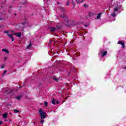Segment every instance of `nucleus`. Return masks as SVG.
I'll return each instance as SVG.
<instances>
[{
    "label": "nucleus",
    "instance_id": "obj_1",
    "mask_svg": "<svg viewBox=\"0 0 126 126\" xmlns=\"http://www.w3.org/2000/svg\"><path fill=\"white\" fill-rule=\"evenodd\" d=\"M121 8H122V5H119L117 4L116 6L114 7V12H113L111 14L112 16H113V17H115V16H116V13L115 12H117V11H118L119 9H121Z\"/></svg>",
    "mask_w": 126,
    "mask_h": 126
},
{
    "label": "nucleus",
    "instance_id": "obj_2",
    "mask_svg": "<svg viewBox=\"0 0 126 126\" xmlns=\"http://www.w3.org/2000/svg\"><path fill=\"white\" fill-rule=\"evenodd\" d=\"M39 115L41 117V120H43V119H46V116H47V113H46L45 112L43 111V110L42 109H39Z\"/></svg>",
    "mask_w": 126,
    "mask_h": 126
},
{
    "label": "nucleus",
    "instance_id": "obj_3",
    "mask_svg": "<svg viewBox=\"0 0 126 126\" xmlns=\"http://www.w3.org/2000/svg\"><path fill=\"white\" fill-rule=\"evenodd\" d=\"M64 25L65 26H68V20H67V17H65V19H64Z\"/></svg>",
    "mask_w": 126,
    "mask_h": 126
},
{
    "label": "nucleus",
    "instance_id": "obj_4",
    "mask_svg": "<svg viewBox=\"0 0 126 126\" xmlns=\"http://www.w3.org/2000/svg\"><path fill=\"white\" fill-rule=\"evenodd\" d=\"M13 35H14L13 33L12 34L7 33L8 37L10 38L11 39L12 42H13V41H14V38L13 37V36H12Z\"/></svg>",
    "mask_w": 126,
    "mask_h": 126
},
{
    "label": "nucleus",
    "instance_id": "obj_5",
    "mask_svg": "<svg viewBox=\"0 0 126 126\" xmlns=\"http://www.w3.org/2000/svg\"><path fill=\"white\" fill-rule=\"evenodd\" d=\"M100 53L102 54V57H105L107 55V51H104V50H101Z\"/></svg>",
    "mask_w": 126,
    "mask_h": 126
},
{
    "label": "nucleus",
    "instance_id": "obj_6",
    "mask_svg": "<svg viewBox=\"0 0 126 126\" xmlns=\"http://www.w3.org/2000/svg\"><path fill=\"white\" fill-rule=\"evenodd\" d=\"M118 44H119V45H122V47H123V49L125 47V43H124V42L119 41L118 42Z\"/></svg>",
    "mask_w": 126,
    "mask_h": 126
},
{
    "label": "nucleus",
    "instance_id": "obj_7",
    "mask_svg": "<svg viewBox=\"0 0 126 126\" xmlns=\"http://www.w3.org/2000/svg\"><path fill=\"white\" fill-rule=\"evenodd\" d=\"M14 35H15L17 36V37H18L19 38H20L21 37V32H18V33H13Z\"/></svg>",
    "mask_w": 126,
    "mask_h": 126
},
{
    "label": "nucleus",
    "instance_id": "obj_8",
    "mask_svg": "<svg viewBox=\"0 0 126 126\" xmlns=\"http://www.w3.org/2000/svg\"><path fill=\"white\" fill-rule=\"evenodd\" d=\"M94 12H91L89 13V17H92L93 16H94Z\"/></svg>",
    "mask_w": 126,
    "mask_h": 126
},
{
    "label": "nucleus",
    "instance_id": "obj_9",
    "mask_svg": "<svg viewBox=\"0 0 126 126\" xmlns=\"http://www.w3.org/2000/svg\"><path fill=\"white\" fill-rule=\"evenodd\" d=\"M101 15H102V13H99L98 14H97L96 16V19H100Z\"/></svg>",
    "mask_w": 126,
    "mask_h": 126
},
{
    "label": "nucleus",
    "instance_id": "obj_10",
    "mask_svg": "<svg viewBox=\"0 0 126 126\" xmlns=\"http://www.w3.org/2000/svg\"><path fill=\"white\" fill-rule=\"evenodd\" d=\"M60 8V10L63 12V13H65V8H64L63 7H61Z\"/></svg>",
    "mask_w": 126,
    "mask_h": 126
},
{
    "label": "nucleus",
    "instance_id": "obj_11",
    "mask_svg": "<svg viewBox=\"0 0 126 126\" xmlns=\"http://www.w3.org/2000/svg\"><path fill=\"white\" fill-rule=\"evenodd\" d=\"M21 98H22V94H20V95L16 96L17 100H20Z\"/></svg>",
    "mask_w": 126,
    "mask_h": 126
},
{
    "label": "nucleus",
    "instance_id": "obj_12",
    "mask_svg": "<svg viewBox=\"0 0 126 126\" xmlns=\"http://www.w3.org/2000/svg\"><path fill=\"white\" fill-rule=\"evenodd\" d=\"M57 30V29L55 28H50V32H54V31H56Z\"/></svg>",
    "mask_w": 126,
    "mask_h": 126
},
{
    "label": "nucleus",
    "instance_id": "obj_13",
    "mask_svg": "<svg viewBox=\"0 0 126 126\" xmlns=\"http://www.w3.org/2000/svg\"><path fill=\"white\" fill-rule=\"evenodd\" d=\"M2 52H5V53H6V54H9V51L7 50V49H2Z\"/></svg>",
    "mask_w": 126,
    "mask_h": 126
},
{
    "label": "nucleus",
    "instance_id": "obj_14",
    "mask_svg": "<svg viewBox=\"0 0 126 126\" xmlns=\"http://www.w3.org/2000/svg\"><path fill=\"white\" fill-rule=\"evenodd\" d=\"M51 103L53 105H56V99H55V98H53Z\"/></svg>",
    "mask_w": 126,
    "mask_h": 126
},
{
    "label": "nucleus",
    "instance_id": "obj_15",
    "mask_svg": "<svg viewBox=\"0 0 126 126\" xmlns=\"http://www.w3.org/2000/svg\"><path fill=\"white\" fill-rule=\"evenodd\" d=\"M13 111L15 114H18L20 112V111L17 109H14Z\"/></svg>",
    "mask_w": 126,
    "mask_h": 126
},
{
    "label": "nucleus",
    "instance_id": "obj_16",
    "mask_svg": "<svg viewBox=\"0 0 126 126\" xmlns=\"http://www.w3.org/2000/svg\"><path fill=\"white\" fill-rule=\"evenodd\" d=\"M3 119H6L7 118V113H5L2 115Z\"/></svg>",
    "mask_w": 126,
    "mask_h": 126
},
{
    "label": "nucleus",
    "instance_id": "obj_17",
    "mask_svg": "<svg viewBox=\"0 0 126 126\" xmlns=\"http://www.w3.org/2000/svg\"><path fill=\"white\" fill-rule=\"evenodd\" d=\"M61 17H62V18H64V19H65V17H66V16H65V15H64V14H62V15H61Z\"/></svg>",
    "mask_w": 126,
    "mask_h": 126
},
{
    "label": "nucleus",
    "instance_id": "obj_18",
    "mask_svg": "<svg viewBox=\"0 0 126 126\" xmlns=\"http://www.w3.org/2000/svg\"><path fill=\"white\" fill-rule=\"evenodd\" d=\"M31 46H32V44L30 43L29 45L27 46V49H30V48H31Z\"/></svg>",
    "mask_w": 126,
    "mask_h": 126
},
{
    "label": "nucleus",
    "instance_id": "obj_19",
    "mask_svg": "<svg viewBox=\"0 0 126 126\" xmlns=\"http://www.w3.org/2000/svg\"><path fill=\"white\" fill-rule=\"evenodd\" d=\"M53 79L54 80H55V81H57V82H58V81H59V79L57 78V77H54Z\"/></svg>",
    "mask_w": 126,
    "mask_h": 126
},
{
    "label": "nucleus",
    "instance_id": "obj_20",
    "mask_svg": "<svg viewBox=\"0 0 126 126\" xmlns=\"http://www.w3.org/2000/svg\"><path fill=\"white\" fill-rule=\"evenodd\" d=\"M6 72H7V70H5L4 71V72H3V73L2 74V75H5V73H6Z\"/></svg>",
    "mask_w": 126,
    "mask_h": 126
},
{
    "label": "nucleus",
    "instance_id": "obj_21",
    "mask_svg": "<svg viewBox=\"0 0 126 126\" xmlns=\"http://www.w3.org/2000/svg\"><path fill=\"white\" fill-rule=\"evenodd\" d=\"M4 68V64H2L0 66V68Z\"/></svg>",
    "mask_w": 126,
    "mask_h": 126
},
{
    "label": "nucleus",
    "instance_id": "obj_22",
    "mask_svg": "<svg viewBox=\"0 0 126 126\" xmlns=\"http://www.w3.org/2000/svg\"><path fill=\"white\" fill-rule=\"evenodd\" d=\"M44 105H45V107H47V106H48V102L45 101L44 102Z\"/></svg>",
    "mask_w": 126,
    "mask_h": 126
},
{
    "label": "nucleus",
    "instance_id": "obj_23",
    "mask_svg": "<svg viewBox=\"0 0 126 126\" xmlns=\"http://www.w3.org/2000/svg\"><path fill=\"white\" fill-rule=\"evenodd\" d=\"M15 27H16V28L17 29H18V28H19V25H16L15 26Z\"/></svg>",
    "mask_w": 126,
    "mask_h": 126
},
{
    "label": "nucleus",
    "instance_id": "obj_24",
    "mask_svg": "<svg viewBox=\"0 0 126 126\" xmlns=\"http://www.w3.org/2000/svg\"><path fill=\"white\" fill-rule=\"evenodd\" d=\"M84 7H85L86 8H87V7H88V5H86V4H84L83 5Z\"/></svg>",
    "mask_w": 126,
    "mask_h": 126
},
{
    "label": "nucleus",
    "instance_id": "obj_25",
    "mask_svg": "<svg viewBox=\"0 0 126 126\" xmlns=\"http://www.w3.org/2000/svg\"><path fill=\"white\" fill-rule=\"evenodd\" d=\"M4 33L7 34H7H8V32L5 31H4Z\"/></svg>",
    "mask_w": 126,
    "mask_h": 126
},
{
    "label": "nucleus",
    "instance_id": "obj_26",
    "mask_svg": "<svg viewBox=\"0 0 126 126\" xmlns=\"http://www.w3.org/2000/svg\"><path fill=\"white\" fill-rule=\"evenodd\" d=\"M81 2H83V0H82V1H77V3H81Z\"/></svg>",
    "mask_w": 126,
    "mask_h": 126
},
{
    "label": "nucleus",
    "instance_id": "obj_27",
    "mask_svg": "<svg viewBox=\"0 0 126 126\" xmlns=\"http://www.w3.org/2000/svg\"><path fill=\"white\" fill-rule=\"evenodd\" d=\"M4 62H6V60H7V57H5V58H4Z\"/></svg>",
    "mask_w": 126,
    "mask_h": 126
},
{
    "label": "nucleus",
    "instance_id": "obj_28",
    "mask_svg": "<svg viewBox=\"0 0 126 126\" xmlns=\"http://www.w3.org/2000/svg\"><path fill=\"white\" fill-rule=\"evenodd\" d=\"M41 124H44V120L43 119H41Z\"/></svg>",
    "mask_w": 126,
    "mask_h": 126
},
{
    "label": "nucleus",
    "instance_id": "obj_29",
    "mask_svg": "<svg viewBox=\"0 0 126 126\" xmlns=\"http://www.w3.org/2000/svg\"><path fill=\"white\" fill-rule=\"evenodd\" d=\"M66 5H69V2H67V3H66Z\"/></svg>",
    "mask_w": 126,
    "mask_h": 126
},
{
    "label": "nucleus",
    "instance_id": "obj_30",
    "mask_svg": "<svg viewBox=\"0 0 126 126\" xmlns=\"http://www.w3.org/2000/svg\"><path fill=\"white\" fill-rule=\"evenodd\" d=\"M59 103H60V101H56V104H59Z\"/></svg>",
    "mask_w": 126,
    "mask_h": 126
},
{
    "label": "nucleus",
    "instance_id": "obj_31",
    "mask_svg": "<svg viewBox=\"0 0 126 126\" xmlns=\"http://www.w3.org/2000/svg\"><path fill=\"white\" fill-rule=\"evenodd\" d=\"M1 124H2V121L0 122V126L1 125Z\"/></svg>",
    "mask_w": 126,
    "mask_h": 126
},
{
    "label": "nucleus",
    "instance_id": "obj_32",
    "mask_svg": "<svg viewBox=\"0 0 126 126\" xmlns=\"http://www.w3.org/2000/svg\"><path fill=\"white\" fill-rule=\"evenodd\" d=\"M23 30H24V29L23 28V29L21 30V31H23Z\"/></svg>",
    "mask_w": 126,
    "mask_h": 126
},
{
    "label": "nucleus",
    "instance_id": "obj_33",
    "mask_svg": "<svg viewBox=\"0 0 126 126\" xmlns=\"http://www.w3.org/2000/svg\"><path fill=\"white\" fill-rule=\"evenodd\" d=\"M35 124H36V122H34L33 123V124L35 125Z\"/></svg>",
    "mask_w": 126,
    "mask_h": 126
},
{
    "label": "nucleus",
    "instance_id": "obj_34",
    "mask_svg": "<svg viewBox=\"0 0 126 126\" xmlns=\"http://www.w3.org/2000/svg\"><path fill=\"white\" fill-rule=\"evenodd\" d=\"M121 1L123 2V1H124V0H121Z\"/></svg>",
    "mask_w": 126,
    "mask_h": 126
},
{
    "label": "nucleus",
    "instance_id": "obj_35",
    "mask_svg": "<svg viewBox=\"0 0 126 126\" xmlns=\"http://www.w3.org/2000/svg\"><path fill=\"white\" fill-rule=\"evenodd\" d=\"M50 42H52V40L50 39Z\"/></svg>",
    "mask_w": 126,
    "mask_h": 126
},
{
    "label": "nucleus",
    "instance_id": "obj_36",
    "mask_svg": "<svg viewBox=\"0 0 126 126\" xmlns=\"http://www.w3.org/2000/svg\"><path fill=\"white\" fill-rule=\"evenodd\" d=\"M60 28H61V27H59V28H58V29H60Z\"/></svg>",
    "mask_w": 126,
    "mask_h": 126
},
{
    "label": "nucleus",
    "instance_id": "obj_37",
    "mask_svg": "<svg viewBox=\"0 0 126 126\" xmlns=\"http://www.w3.org/2000/svg\"><path fill=\"white\" fill-rule=\"evenodd\" d=\"M124 68H126V67H124Z\"/></svg>",
    "mask_w": 126,
    "mask_h": 126
},
{
    "label": "nucleus",
    "instance_id": "obj_38",
    "mask_svg": "<svg viewBox=\"0 0 126 126\" xmlns=\"http://www.w3.org/2000/svg\"><path fill=\"white\" fill-rule=\"evenodd\" d=\"M23 3H26V2H24V3L23 2Z\"/></svg>",
    "mask_w": 126,
    "mask_h": 126
},
{
    "label": "nucleus",
    "instance_id": "obj_39",
    "mask_svg": "<svg viewBox=\"0 0 126 126\" xmlns=\"http://www.w3.org/2000/svg\"><path fill=\"white\" fill-rule=\"evenodd\" d=\"M11 32H13V31H11Z\"/></svg>",
    "mask_w": 126,
    "mask_h": 126
},
{
    "label": "nucleus",
    "instance_id": "obj_40",
    "mask_svg": "<svg viewBox=\"0 0 126 126\" xmlns=\"http://www.w3.org/2000/svg\"><path fill=\"white\" fill-rule=\"evenodd\" d=\"M58 4H60V3H58Z\"/></svg>",
    "mask_w": 126,
    "mask_h": 126
},
{
    "label": "nucleus",
    "instance_id": "obj_41",
    "mask_svg": "<svg viewBox=\"0 0 126 126\" xmlns=\"http://www.w3.org/2000/svg\"><path fill=\"white\" fill-rule=\"evenodd\" d=\"M0 20H1V19H0Z\"/></svg>",
    "mask_w": 126,
    "mask_h": 126
},
{
    "label": "nucleus",
    "instance_id": "obj_42",
    "mask_svg": "<svg viewBox=\"0 0 126 126\" xmlns=\"http://www.w3.org/2000/svg\"><path fill=\"white\" fill-rule=\"evenodd\" d=\"M68 75H69V74H68Z\"/></svg>",
    "mask_w": 126,
    "mask_h": 126
}]
</instances>
